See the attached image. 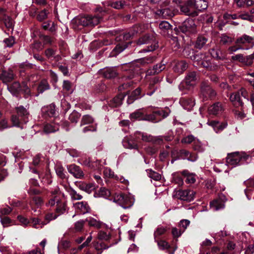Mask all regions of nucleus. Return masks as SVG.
Wrapping results in <instances>:
<instances>
[{"mask_svg": "<svg viewBox=\"0 0 254 254\" xmlns=\"http://www.w3.org/2000/svg\"><path fill=\"white\" fill-rule=\"evenodd\" d=\"M207 42V39L205 37L200 36L197 39L195 46L196 48L200 49L206 45Z\"/></svg>", "mask_w": 254, "mask_h": 254, "instance_id": "38", "label": "nucleus"}, {"mask_svg": "<svg viewBox=\"0 0 254 254\" xmlns=\"http://www.w3.org/2000/svg\"><path fill=\"white\" fill-rule=\"evenodd\" d=\"M69 194L72 200H80L82 198V195L77 193L75 190L71 189L69 191Z\"/></svg>", "mask_w": 254, "mask_h": 254, "instance_id": "57", "label": "nucleus"}, {"mask_svg": "<svg viewBox=\"0 0 254 254\" xmlns=\"http://www.w3.org/2000/svg\"><path fill=\"white\" fill-rule=\"evenodd\" d=\"M17 114L21 118V121L28 122L29 113L23 106L16 108Z\"/></svg>", "mask_w": 254, "mask_h": 254, "instance_id": "23", "label": "nucleus"}, {"mask_svg": "<svg viewBox=\"0 0 254 254\" xmlns=\"http://www.w3.org/2000/svg\"><path fill=\"white\" fill-rule=\"evenodd\" d=\"M233 42V39L226 35L223 34L220 37V43L223 45H228Z\"/></svg>", "mask_w": 254, "mask_h": 254, "instance_id": "43", "label": "nucleus"}, {"mask_svg": "<svg viewBox=\"0 0 254 254\" xmlns=\"http://www.w3.org/2000/svg\"><path fill=\"white\" fill-rule=\"evenodd\" d=\"M114 201L117 203L124 209L130 208L134 204V199L130 195L122 193L116 194Z\"/></svg>", "mask_w": 254, "mask_h": 254, "instance_id": "3", "label": "nucleus"}, {"mask_svg": "<svg viewBox=\"0 0 254 254\" xmlns=\"http://www.w3.org/2000/svg\"><path fill=\"white\" fill-rule=\"evenodd\" d=\"M143 109H139L136 110L133 113L130 114L129 117L130 119L138 120L139 121H143L145 115Z\"/></svg>", "mask_w": 254, "mask_h": 254, "instance_id": "27", "label": "nucleus"}, {"mask_svg": "<svg viewBox=\"0 0 254 254\" xmlns=\"http://www.w3.org/2000/svg\"><path fill=\"white\" fill-rule=\"evenodd\" d=\"M190 224V221L189 220L187 219H183L179 223L178 227L182 228V230H183V232H184Z\"/></svg>", "mask_w": 254, "mask_h": 254, "instance_id": "63", "label": "nucleus"}, {"mask_svg": "<svg viewBox=\"0 0 254 254\" xmlns=\"http://www.w3.org/2000/svg\"><path fill=\"white\" fill-rule=\"evenodd\" d=\"M94 247L97 251H102L107 249L109 247L107 246L104 243L94 242Z\"/></svg>", "mask_w": 254, "mask_h": 254, "instance_id": "59", "label": "nucleus"}, {"mask_svg": "<svg viewBox=\"0 0 254 254\" xmlns=\"http://www.w3.org/2000/svg\"><path fill=\"white\" fill-rule=\"evenodd\" d=\"M167 230V227H164L162 226H159L154 233V237L155 241H157V239H159L160 236L164 235Z\"/></svg>", "mask_w": 254, "mask_h": 254, "instance_id": "36", "label": "nucleus"}, {"mask_svg": "<svg viewBox=\"0 0 254 254\" xmlns=\"http://www.w3.org/2000/svg\"><path fill=\"white\" fill-rule=\"evenodd\" d=\"M157 13L162 15L163 17L172 16L174 15L172 10L168 8L158 10Z\"/></svg>", "mask_w": 254, "mask_h": 254, "instance_id": "52", "label": "nucleus"}, {"mask_svg": "<svg viewBox=\"0 0 254 254\" xmlns=\"http://www.w3.org/2000/svg\"><path fill=\"white\" fill-rule=\"evenodd\" d=\"M226 200L225 196L220 195L219 197L210 202V206L211 208L214 211L223 209L225 207Z\"/></svg>", "mask_w": 254, "mask_h": 254, "instance_id": "11", "label": "nucleus"}, {"mask_svg": "<svg viewBox=\"0 0 254 254\" xmlns=\"http://www.w3.org/2000/svg\"><path fill=\"white\" fill-rule=\"evenodd\" d=\"M171 27V25L170 24V23L166 21H162L159 24V28L165 31L166 30H168L170 29Z\"/></svg>", "mask_w": 254, "mask_h": 254, "instance_id": "62", "label": "nucleus"}, {"mask_svg": "<svg viewBox=\"0 0 254 254\" xmlns=\"http://www.w3.org/2000/svg\"><path fill=\"white\" fill-rule=\"evenodd\" d=\"M209 126L213 127L216 131L222 130L226 127V125H222L217 121H208L207 123Z\"/></svg>", "mask_w": 254, "mask_h": 254, "instance_id": "34", "label": "nucleus"}, {"mask_svg": "<svg viewBox=\"0 0 254 254\" xmlns=\"http://www.w3.org/2000/svg\"><path fill=\"white\" fill-rule=\"evenodd\" d=\"M138 134V138H140L144 142H151L155 144H160L163 143V137L161 136H154L145 132H136Z\"/></svg>", "mask_w": 254, "mask_h": 254, "instance_id": "8", "label": "nucleus"}, {"mask_svg": "<svg viewBox=\"0 0 254 254\" xmlns=\"http://www.w3.org/2000/svg\"><path fill=\"white\" fill-rule=\"evenodd\" d=\"M199 66H202L209 70H212L216 69L217 65H212L210 61V57H207L205 54V58L199 63Z\"/></svg>", "mask_w": 254, "mask_h": 254, "instance_id": "21", "label": "nucleus"}, {"mask_svg": "<svg viewBox=\"0 0 254 254\" xmlns=\"http://www.w3.org/2000/svg\"><path fill=\"white\" fill-rule=\"evenodd\" d=\"M168 113L164 110H160L153 111L150 114H145L143 121H149L153 123H157L168 117Z\"/></svg>", "mask_w": 254, "mask_h": 254, "instance_id": "6", "label": "nucleus"}, {"mask_svg": "<svg viewBox=\"0 0 254 254\" xmlns=\"http://www.w3.org/2000/svg\"><path fill=\"white\" fill-rule=\"evenodd\" d=\"M188 64L184 61L177 62L173 67L174 71L180 74L182 73L188 68Z\"/></svg>", "mask_w": 254, "mask_h": 254, "instance_id": "22", "label": "nucleus"}, {"mask_svg": "<svg viewBox=\"0 0 254 254\" xmlns=\"http://www.w3.org/2000/svg\"><path fill=\"white\" fill-rule=\"evenodd\" d=\"M182 31L184 32H190L194 33L196 32V25L192 19H188L184 22L182 25Z\"/></svg>", "mask_w": 254, "mask_h": 254, "instance_id": "14", "label": "nucleus"}, {"mask_svg": "<svg viewBox=\"0 0 254 254\" xmlns=\"http://www.w3.org/2000/svg\"><path fill=\"white\" fill-rule=\"evenodd\" d=\"M195 192L191 190H175L173 196L183 201L190 202L194 198Z\"/></svg>", "mask_w": 254, "mask_h": 254, "instance_id": "4", "label": "nucleus"}, {"mask_svg": "<svg viewBox=\"0 0 254 254\" xmlns=\"http://www.w3.org/2000/svg\"><path fill=\"white\" fill-rule=\"evenodd\" d=\"M110 238L109 234L102 231H100L98 234V238L101 240H108Z\"/></svg>", "mask_w": 254, "mask_h": 254, "instance_id": "64", "label": "nucleus"}, {"mask_svg": "<svg viewBox=\"0 0 254 254\" xmlns=\"http://www.w3.org/2000/svg\"><path fill=\"white\" fill-rule=\"evenodd\" d=\"M50 88V85L47 80H42L38 87V91L39 93H43L45 90Z\"/></svg>", "mask_w": 254, "mask_h": 254, "instance_id": "44", "label": "nucleus"}, {"mask_svg": "<svg viewBox=\"0 0 254 254\" xmlns=\"http://www.w3.org/2000/svg\"><path fill=\"white\" fill-rule=\"evenodd\" d=\"M126 47L124 45L118 44L117 45L115 48L113 49L111 53V56L115 57L118 54H120L122 52H123L125 49Z\"/></svg>", "mask_w": 254, "mask_h": 254, "instance_id": "41", "label": "nucleus"}, {"mask_svg": "<svg viewBox=\"0 0 254 254\" xmlns=\"http://www.w3.org/2000/svg\"><path fill=\"white\" fill-rule=\"evenodd\" d=\"M94 122L93 118L89 115L82 116L80 121V126L84 125H92Z\"/></svg>", "mask_w": 254, "mask_h": 254, "instance_id": "33", "label": "nucleus"}, {"mask_svg": "<svg viewBox=\"0 0 254 254\" xmlns=\"http://www.w3.org/2000/svg\"><path fill=\"white\" fill-rule=\"evenodd\" d=\"M3 21L7 28H11L13 26V20L9 16H4L3 18Z\"/></svg>", "mask_w": 254, "mask_h": 254, "instance_id": "55", "label": "nucleus"}, {"mask_svg": "<svg viewBox=\"0 0 254 254\" xmlns=\"http://www.w3.org/2000/svg\"><path fill=\"white\" fill-rule=\"evenodd\" d=\"M67 169L68 172L75 178L81 179L84 177V173L79 166L75 164H71L67 166Z\"/></svg>", "mask_w": 254, "mask_h": 254, "instance_id": "12", "label": "nucleus"}, {"mask_svg": "<svg viewBox=\"0 0 254 254\" xmlns=\"http://www.w3.org/2000/svg\"><path fill=\"white\" fill-rule=\"evenodd\" d=\"M138 45H141L143 44H147L151 43L150 46L148 47L147 48L144 49L142 50V52H147L153 51L156 49L158 46L154 41V37L150 36L149 35H145L140 37L136 42Z\"/></svg>", "mask_w": 254, "mask_h": 254, "instance_id": "7", "label": "nucleus"}, {"mask_svg": "<svg viewBox=\"0 0 254 254\" xmlns=\"http://www.w3.org/2000/svg\"><path fill=\"white\" fill-rule=\"evenodd\" d=\"M230 100L233 104L237 106H242L243 103L241 100L240 92L233 93L230 95Z\"/></svg>", "mask_w": 254, "mask_h": 254, "instance_id": "26", "label": "nucleus"}, {"mask_svg": "<svg viewBox=\"0 0 254 254\" xmlns=\"http://www.w3.org/2000/svg\"><path fill=\"white\" fill-rule=\"evenodd\" d=\"M181 174L186 178V182L189 184H194L196 181L195 176L192 173H190L187 170H184L181 172Z\"/></svg>", "mask_w": 254, "mask_h": 254, "instance_id": "25", "label": "nucleus"}, {"mask_svg": "<svg viewBox=\"0 0 254 254\" xmlns=\"http://www.w3.org/2000/svg\"><path fill=\"white\" fill-rule=\"evenodd\" d=\"M1 78L3 82H9L13 79L14 74L12 71H3L1 73Z\"/></svg>", "mask_w": 254, "mask_h": 254, "instance_id": "31", "label": "nucleus"}, {"mask_svg": "<svg viewBox=\"0 0 254 254\" xmlns=\"http://www.w3.org/2000/svg\"><path fill=\"white\" fill-rule=\"evenodd\" d=\"M80 117V114L75 111H73L69 115L68 119L72 123H77Z\"/></svg>", "mask_w": 254, "mask_h": 254, "instance_id": "48", "label": "nucleus"}, {"mask_svg": "<svg viewBox=\"0 0 254 254\" xmlns=\"http://www.w3.org/2000/svg\"><path fill=\"white\" fill-rule=\"evenodd\" d=\"M146 172L149 177L151 179L158 181L161 179V176L159 173L154 172L151 169L147 170Z\"/></svg>", "mask_w": 254, "mask_h": 254, "instance_id": "42", "label": "nucleus"}, {"mask_svg": "<svg viewBox=\"0 0 254 254\" xmlns=\"http://www.w3.org/2000/svg\"><path fill=\"white\" fill-rule=\"evenodd\" d=\"M249 158L250 155L244 152H234L228 153L226 162L228 165L235 167L247 162Z\"/></svg>", "mask_w": 254, "mask_h": 254, "instance_id": "1", "label": "nucleus"}, {"mask_svg": "<svg viewBox=\"0 0 254 254\" xmlns=\"http://www.w3.org/2000/svg\"><path fill=\"white\" fill-rule=\"evenodd\" d=\"M21 85L18 82H14L8 87L9 90L13 93H17L21 90Z\"/></svg>", "mask_w": 254, "mask_h": 254, "instance_id": "54", "label": "nucleus"}, {"mask_svg": "<svg viewBox=\"0 0 254 254\" xmlns=\"http://www.w3.org/2000/svg\"><path fill=\"white\" fill-rule=\"evenodd\" d=\"M85 221L83 220L76 222L74 224L73 230L75 232H81L85 224Z\"/></svg>", "mask_w": 254, "mask_h": 254, "instance_id": "45", "label": "nucleus"}, {"mask_svg": "<svg viewBox=\"0 0 254 254\" xmlns=\"http://www.w3.org/2000/svg\"><path fill=\"white\" fill-rule=\"evenodd\" d=\"M49 13L50 12L48 9H44L38 12L36 19L40 22L43 21L48 18Z\"/></svg>", "mask_w": 254, "mask_h": 254, "instance_id": "35", "label": "nucleus"}, {"mask_svg": "<svg viewBox=\"0 0 254 254\" xmlns=\"http://www.w3.org/2000/svg\"><path fill=\"white\" fill-rule=\"evenodd\" d=\"M59 126L54 124H47L45 125L44 131L47 133L55 132L59 130Z\"/></svg>", "mask_w": 254, "mask_h": 254, "instance_id": "37", "label": "nucleus"}, {"mask_svg": "<svg viewBox=\"0 0 254 254\" xmlns=\"http://www.w3.org/2000/svg\"><path fill=\"white\" fill-rule=\"evenodd\" d=\"M181 11L186 15L195 17L198 15L193 0L186 1L180 5Z\"/></svg>", "mask_w": 254, "mask_h": 254, "instance_id": "5", "label": "nucleus"}, {"mask_svg": "<svg viewBox=\"0 0 254 254\" xmlns=\"http://www.w3.org/2000/svg\"><path fill=\"white\" fill-rule=\"evenodd\" d=\"M56 52L57 51L56 50H54L52 48H48L45 51V54L48 59H52L55 57Z\"/></svg>", "mask_w": 254, "mask_h": 254, "instance_id": "60", "label": "nucleus"}, {"mask_svg": "<svg viewBox=\"0 0 254 254\" xmlns=\"http://www.w3.org/2000/svg\"><path fill=\"white\" fill-rule=\"evenodd\" d=\"M139 63L142 65H146L153 63L155 61V57L153 56H149L139 59Z\"/></svg>", "mask_w": 254, "mask_h": 254, "instance_id": "40", "label": "nucleus"}, {"mask_svg": "<svg viewBox=\"0 0 254 254\" xmlns=\"http://www.w3.org/2000/svg\"><path fill=\"white\" fill-rule=\"evenodd\" d=\"M236 43L237 44H248L253 46L254 45V37L244 34L237 38Z\"/></svg>", "mask_w": 254, "mask_h": 254, "instance_id": "18", "label": "nucleus"}, {"mask_svg": "<svg viewBox=\"0 0 254 254\" xmlns=\"http://www.w3.org/2000/svg\"><path fill=\"white\" fill-rule=\"evenodd\" d=\"M254 59V53L246 57L243 56L241 62L246 65H250L252 64Z\"/></svg>", "mask_w": 254, "mask_h": 254, "instance_id": "47", "label": "nucleus"}, {"mask_svg": "<svg viewBox=\"0 0 254 254\" xmlns=\"http://www.w3.org/2000/svg\"><path fill=\"white\" fill-rule=\"evenodd\" d=\"M74 206L75 209L79 210L82 214L89 213L90 211L89 205L85 201L76 202L74 204Z\"/></svg>", "mask_w": 254, "mask_h": 254, "instance_id": "20", "label": "nucleus"}, {"mask_svg": "<svg viewBox=\"0 0 254 254\" xmlns=\"http://www.w3.org/2000/svg\"><path fill=\"white\" fill-rule=\"evenodd\" d=\"M196 80V72L194 71L190 72L188 73L185 79L180 84L179 87L180 88H184L189 89L195 85Z\"/></svg>", "mask_w": 254, "mask_h": 254, "instance_id": "9", "label": "nucleus"}, {"mask_svg": "<svg viewBox=\"0 0 254 254\" xmlns=\"http://www.w3.org/2000/svg\"><path fill=\"white\" fill-rule=\"evenodd\" d=\"M196 10L201 11L207 7V2L205 0H193Z\"/></svg>", "mask_w": 254, "mask_h": 254, "instance_id": "29", "label": "nucleus"}, {"mask_svg": "<svg viewBox=\"0 0 254 254\" xmlns=\"http://www.w3.org/2000/svg\"><path fill=\"white\" fill-rule=\"evenodd\" d=\"M166 67L165 64L162 62L155 65L152 68L148 69L146 71V75L150 76L157 74L161 72Z\"/></svg>", "mask_w": 254, "mask_h": 254, "instance_id": "15", "label": "nucleus"}, {"mask_svg": "<svg viewBox=\"0 0 254 254\" xmlns=\"http://www.w3.org/2000/svg\"><path fill=\"white\" fill-rule=\"evenodd\" d=\"M100 73L108 79L113 78L116 77L118 73L114 67H106L100 70Z\"/></svg>", "mask_w": 254, "mask_h": 254, "instance_id": "16", "label": "nucleus"}, {"mask_svg": "<svg viewBox=\"0 0 254 254\" xmlns=\"http://www.w3.org/2000/svg\"><path fill=\"white\" fill-rule=\"evenodd\" d=\"M66 203L64 201H57L56 208V213L58 214L59 216L61 214H63L66 211Z\"/></svg>", "mask_w": 254, "mask_h": 254, "instance_id": "24", "label": "nucleus"}, {"mask_svg": "<svg viewBox=\"0 0 254 254\" xmlns=\"http://www.w3.org/2000/svg\"><path fill=\"white\" fill-rule=\"evenodd\" d=\"M96 187V185L92 183L84 184L80 186V188L82 190L88 193H90L92 191L94 190Z\"/></svg>", "mask_w": 254, "mask_h": 254, "instance_id": "39", "label": "nucleus"}, {"mask_svg": "<svg viewBox=\"0 0 254 254\" xmlns=\"http://www.w3.org/2000/svg\"><path fill=\"white\" fill-rule=\"evenodd\" d=\"M201 92L202 94L206 98H213L216 95V91L209 86L207 82H203L201 83Z\"/></svg>", "mask_w": 254, "mask_h": 254, "instance_id": "10", "label": "nucleus"}, {"mask_svg": "<svg viewBox=\"0 0 254 254\" xmlns=\"http://www.w3.org/2000/svg\"><path fill=\"white\" fill-rule=\"evenodd\" d=\"M193 148L194 150L198 152H202L204 150L203 144L198 139L196 138L193 143Z\"/></svg>", "mask_w": 254, "mask_h": 254, "instance_id": "50", "label": "nucleus"}, {"mask_svg": "<svg viewBox=\"0 0 254 254\" xmlns=\"http://www.w3.org/2000/svg\"><path fill=\"white\" fill-rule=\"evenodd\" d=\"M85 221L88 222L89 226L93 227L97 229H100L102 225V223L101 221L93 217H88Z\"/></svg>", "mask_w": 254, "mask_h": 254, "instance_id": "32", "label": "nucleus"}, {"mask_svg": "<svg viewBox=\"0 0 254 254\" xmlns=\"http://www.w3.org/2000/svg\"><path fill=\"white\" fill-rule=\"evenodd\" d=\"M196 138L192 135H189L185 137H184L182 139V143H186V144H190L191 143L194 142V140Z\"/></svg>", "mask_w": 254, "mask_h": 254, "instance_id": "58", "label": "nucleus"}, {"mask_svg": "<svg viewBox=\"0 0 254 254\" xmlns=\"http://www.w3.org/2000/svg\"><path fill=\"white\" fill-rule=\"evenodd\" d=\"M180 102L182 107L188 111L191 110L195 104L194 100L190 98L182 97Z\"/></svg>", "mask_w": 254, "mask_h": 254, "instance_id": "19", "label": "nucleus"}, {"mask_svg": "<svg viewBox=\"0 0 254 254\" xmlns=\"http://www.w3.org/2000/svg\"><path fill=\"white\" fill-rule=\"evenodd\" d=\"M123 144L125 148L129 149H137L138 145L135 142L131 139L125 138L123 141Z\"/></svg>", "mask_w": 254, "mask_h": 254, "instance_id": "28", "label": "nucleus"}, {"mask_svg": "<svg viewBox=\"0 0 254 254\" xmlns=\"http://www.w3.org/2000/svg\"><path fill=\"white\" fill-rule=\"evenodd\" d=\"M188 58L193 62L194 66H199V63L205 58V54L202 53H196L192 51V55H188Z\"/></svg>", "mask_w": 254, "mask_h": 254, "instance_id": "17", "label": "nucleus"}, {"mask_svg": "<svg viewBox=\"0 0 254 254\" xmlns=\"http://www.w3.org/2000/svg\"><path fill=\"white\" fill-rule=\"evenodd\" d=\"M101 21V16L86 15L74 19L72 23L77 25V26H92L98 24Z\"/></svg>", "mask_w": 254, "mask_h": 254, "instance_id": "2", "label": "nucleus"}, {"mask_svg": "<svg viewBox=\"0 0 254 254\" xmlns=\"http://www.w3.org/2000/svg\"><path fill=\"white\" fill-rule=\"evenodd\" d=\"M59 246L64 249H67L71 246L70 242L66 240H62L59 243Z\"/></svg>", "mask_w": 254, "mask_h": 254, "instance_id": "61", "label": "nucleus"}, {"mask_svg": "<svg viewBox=\"0 0 254 254\" xmlns=\"http://www.w3.org/2000/svg\"><path fill=\"white\" fill-rule=\"evenodd\" d=\"M184 233L183 230L179 227H173L172 229V234L174 238H178L181 236L182 233Z\"/></svg>", "mask_w": 254, "mask_h": 254, "instance_id": "56", "label": "nucleus"}, {"mask_svg": "<svg viewBox=\"0 0 254 254\" xmlns=\"http://www.w3.org/2000/svg\"><path fill=\"white\" fill-rule=\"evenodd\" d=\"M11 121L12 123L13 126L22 127V126L24 124H26L28 122H24L21 121V118L16 115H13L11 116Z\"/></svg>", "mask_w": 254, "mask_h": 254, "instance_id": "30", "label": "nucleus"}, {"mask_svg": "<svg viewBox=\"0 0 254 254\" xmlns=\"http://www.w3.org/2000/svg\"><path fill=\"white\" fill-rule=\"evenodd\" d=\"M124 96L122 94L118 95L112 100V106L117 107L121 105L122 104Z\"/></svg>", "mask_w": 254, "mask_h": 254, "instance_id": "51", "label": "nucleus"}, {"mask_svg": "<svg viewBox=\"0 0 254 254\" xmlns=\"http://www.w3.org/2000/svg\"><path fill=\"white\" fill-rule=\"evenodd\" d=\"M224 109L222 104L219 102L214 103L208 108V113L212 115H219L221 114Z\"/></svg>", "mask_w": 254, "mask_h": 254, "instance_id": "13", "label": "nucleus"}, {"mask_svg": "<svg viewBox=\"0 0 254 254\" xmlns=\"http://www.w3.org/2000/svg\"><path fill=\"white\" fill-rule=\"evenodd\" d=\"M40 39L45 45L49 44L51 45L54 42V39L48 35H42L40 36Z\"/></svg>", "mask_w": 254, "mask_h": 254, "instance_id": "53", "label": "nucleus"}, {"mask_svg": "<svg viewBox=\"0 0 254 254\" xmlns=\"http://www.w3.org/2000/svg\"><path fill=\"white\" fill-rule=\"evenodd\" d=\"M125 5L126 2L124 0L113 1L110 4L111 7L117 9L123 8Z\"/></svg>", "mask_w": 254, "mask_h": 254, "instance_id": "49", "label": "nucleus"}, {"mask_svg": "<svg viewBox=\"0 0 254 254\" xmlns=\"http://www.w3.org/2000/svg\"><path fill=\"white\" fill-rule=\"evenodd\" d=\"M239 18L244 20H248L250 22H254V15H250L248 12H243L238 14Z\"/></svg>", "mask_w": 254, "mask_h": 254, "instance_id": "46", "label": "nucleus"}]
</instances>
